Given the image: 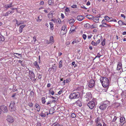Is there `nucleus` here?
<instances>
[{
	"label": "nucleus",
	"mask_w": 126,
	"mask_h": 126,
	"mask_svg": "<svg viewBox=\"0 0 126 126\" xmlns=\"http://www.w3.org/2000/svg\"><path fill=\"white\" fill-rule=\"evenodd\" d=\"M101 82L103 86L104 87H106L107 89L108 88L109 84V80L108 78L104 77L100 79Z\"/></svg>",
	"instance_id": "f257e3e1"
},
{
	"label": "nucleus",
	"mask_w": 126,
	"mask_h": 126,
	"mask_svg": "<svg viewBox=\"0 0 126 126\" xmlns=\"http://www.w3.org/2000/svg\"><path fill=\"white\" fill-rule=\"evenodd\" d=\"M79 93L78 92L71 94L69 96V98L71 100L79 98Z\"/></svg>",
	"instance_id": "f03ea898"
},
{
	"label": "nucleus",
	"mask_w": 126,
	"mask_h": 126,
	"mask_svg": "<svg viewBox=\"0 0 126 126\" xmlns=\"http://www.w3.org/2000/svg\"><path fill=\"white\" fill-rule=\"evenodd\" d=\"M110 104V102L108 101H105L103 102L102 104L99 107L100 109L102 110H105Z\"/></svg>",
	"instance_id": "7ed1b4c3"
},
{
	"label": "nucleus",
	"mask_w": 126,
	"mask_h": 126,
	"mask_svg": "<svg viewBox=\"0 0 126 126\" xmlns=\"http://www.w3.org/2000/svg\"><path fill=\"white\" fill-rule=\"evenodd\" d=\"M84 97L87 101L91 99L92 98V96L91 93L90 92L87 93L86 95L84 96Z\"/></svg>",
	"instance_id": "20e7f679"
},
{
	"label": "nucleus",
	"mask_w": 126,
	"mask_h": 126,
	"mask_svg": "<svg viewBox=\"0 0 126 126\" xmlns=\"http://www.w3.org/2000/svg\"><path fill=\"white\" fill-rule=\"evenodd\" d=\"M95 85V81L93 79H91L88 82V86L90 88L94 87Z\"/></svg>",
	"instance_id": "39448f33"
},
{
	"label": "nucleus",
	"mask_w": 126,
	"mask_h": 126,
	"mask_svg": "<svg viewBox=\"0 0 126 126\" xmlns=\"http://www.w3.org/2000/svg\"><path fill=\"white\" fill-rule=\"evenodd\" d=\"M87 105L90 109H93L95 106V104L94 101H90L87 104Z\"/></svg>",
	"instance_id": "423d86ee"
},
{
	"label": "nucleus",
	"mask_w": 126,
	"mask_h": 126,
	"mask_svg": "<svg viewBox=\"0 0 126 126\" xmlns=\"http://www.w3.org/2000/svg\"><path fill=\"white\" fill-rule=\"evenodd\" d=\"M15 103L14 102H12L10 103L9 106V109L11 111H14L15 110V108L14 107Z\"/></svg>",
	"instance_id": "0eeeda50"
},
{
	"label": "nucleus",
	"mask_w": 126,
	"mask_h": 126,
	"mask_svg": "<svg viewBox=\"0 0 126 126\" xmlns=\"http://www.w3.org/2000/svg\"><path fill=\"white\" fill-rule=\"evenodd\" d=\"M29 76L31 80H33L34 78L35 75L33 72L32 71H29Z\"/></svg>",
	"instance_id": "6e6552de"
},
{
	"label": "nucleus",
	"mask_w": 126,
	"mask_h": 126,
	"mask_svg": "<svg viewBox=\"0 0 126 126\" xmlns=\"http://www.w3.org/2000/svg\"><path fill=\"white\" fill-rule=\"evenodd\" d=\"M0 108L1 111L2 110L4 113H7L8 111L7 108L6 106L2 105L0 107Z\"/></svg>",
	"instance_id": "1a4fd4ad"
},
{
	"label": "nucleus",
	"mask_w": 126,
	"mask_h": 126,
	"mask_svg": "<svg viewBox=\"0 0 126 126\" xmlns=\"http://www.w3.org/2000/svg\"><path fill=\"white\" fill-rule=\"evenodd\" d=\"M7 120L8 122L11 123H13L14 121V119L10 116H7Z\"/></svg>",
	"instance_id": "9d476101"
},
{
	"label": "nucleus",
	"mask_w": 126,
	"mask_h": 126,
	"mask_svg": "<svg viewBox=\"0 0 126 126\" xmlns=\"http://www.w3.org/2000/svg\"><path fill=\"white\" fill-rule=\"evenodd\" d=\"M54 42L53 37L52 36H51L50 37L49 41L47 42V43L48 44H52Z\"/></svg>",
	"instance_id": "9b49d317"
},
{
	"label": "nucleus",
	"mask_w": 126,
	"mask_h": 126,
	"mask_svg": "<svg viewBox=\"0 0 126 126\" xmlns=\"http://www.w3.org/2000/svg\"><path fill=\"white\" fill-rule=\"evenodd\" d=\"M76 27L74 25H72L71 26L69 32L70 33H72L73 32H74L76 30Z\"/></svg>",
	"instance_id": "f8f14e48"
},
{
	"label": "nucleus",
	"mask_w": 126,
	"mask_h": 126,
	"mask_svg": "<svg viewBox=\"0 0 126 126\" xmlns=\"http://www.w3.org/2000/svg\"><path fill=\"white\" fill-rule=\"evenodd\" d=\"M81 41V40L80 39H75L72 43V44H79Z\"/></svg>",
	"instance_id": "ddd939ff"
},
{
	"label": "nucleus",
	"mask_w": 126,
	"mask_h": 126,
	"mask_svg": "<svg viewBox=\"0 0 126 126\" xmlns=\"http://www.w3.org/2000/svg\"><path fill=\"white\" fill-rule=\"evenodd\" d=\"M61 30L62 32H63V31H64V32H63V34H66V33L67 31L66 26L64 25L63 26Z\"/></svg>",
	"instance_id": "4468645a"
},
{
	"label": "nucleus",
	"mask_w": 126,
	"mask_h": 126,
	"mask_svg": "<svg viewBox=\"0 0 126 126\" xmlns=\"http://www.w3.org/2000/svg\"><path fill=\"white\" fill-rule=\"evenodd\" d=\"M35 107H36V109L35 110H36L38 112L40 111V107L38 104L37 103L35 104Z\"/></svg>",
	"instance_id": "2eb2a0df"
},
{
	"label": "nucleus",
	"mask_w": 126,
	"mask_h": 126,
	"mask_svg": "<svg viewBox=\"0 0 126 126\" xmlns=\"http://www.w3.org/2000/svg\"><path fill=\"white\" fill-rule=\"evenodd\" d=\"M121 95L122 98H126V91H123Z\"/></svg>",
	"instance_id": "dca6fc26"
},
{
	"label": "nucleus",
	"mask_w": 126,
	"mask_h": 126,
	"mask_svg": "<svg viewBox=\"0 0 126 126\" xmlns=\"http://www.w3.org/2000/svg\"><path fill=\"white\" fill-rule=\"evenodd\" d=\"M77 18L78 20L81 21L83 20L84 18V17L81 16H77Z\"/></svg>",
	"instance_id": "f3484780"
},
{
	"label": "nucleus",
	"mask_w": 126,
	"mask_h": 126,
	"mask_svg": "<svg viewBox=\"0 0 126 126\" xmlns=\"http://www.w3.org/2000/svg\"><path fill=\"white\" fill-rule=\"evenodd\" d=\"M34 64L37 70H39L40 69V67L39 66V65L38 64V63L36 61L34 62Z\"/></svg>",
	"instance_id": "a211bd4d"
},
{
	"label": "nucleus",
	"mask_w": 126,
	"mask_h": 126,
	"mask_svg": "<svg viewBox=\"0 0 126 126\" xmlns=\"http://www.w3.org/2000/svg\"><path fill=\"white\" fill-rule=\"evenodd\" d=\"M122 67V63H120L119 62L117 65V69L118 70H119Z\"/></svg>",
	"instance_id": "6ab92c4d"
},
{
	"label": "nucleus",
	"mask_w": 126,
	"mask_h": 126,
	"mask_svg": "<svg viewBox=\"0 0 126 126\" xmlns=\"http://www.w3.org/2000/svg\"><path fill=\"white\" fill-rule=\"evenodd\" d=\"M42 19V15H40L37 18V22H39L41 21Z\"/></svg>",
	"instance_id": "aec40b11"
},
{
	"label": "nucleus",
	"mask_w": 126,
	"mask_h": 126,
	"mask_svg": "<svg viewBox=\"0 0 126 126\" xmlns=\"http://www.w3.org/2000/svg\"><path fill=\"white\" fill-rule=\"evenodd\" d=\"M75 22V20L74 19H71L69 20V23L70 25H73Z\"/></svg>",
	"instance_id": "412c9836"
},
{
	"label": "nucleus",
	"mask_w": 126,
	"mask_h": 126,
	"mask_svg": "<svg viewBox=\"0 0 126 126\" xmlns=\"http://www.w3.org/2000/svg\"><path fill=\"white\" fill-rule=\"evenodd\" d=\"M100 16H98L97 17H94L93 19L94 21L95 22L97 23L99 21V19L98 18Z\"/></svg>",
	"instance_id": "4be33fe9"
},
{
	"label": "nucleus",
	"mask_w": 126,
	"mask_h": 126,
	"mask_svg": "<svg viewBox=\"0 0 126 126\" xmlns=\"http://www.w3.org/2000/svg\"><path fill=\"white\" fill-rule=\"evenodd\" d=\"M12 3H11L9 4L6 5H5V7L7 9H8L12 6Z\"/></svg>",
	"instance_id": "5701e85b"
},
{
	"label": "nucleus",
	"mask_w": 126,
	"mask_h": 126,
	"mask_svg": "<svg viewBox=\"0 0 126 126\" xmlns=\"http://www.w3.org/2000/svg\"><path fill=\"white\" fill-rule=\"evenodd\" d=\"M77 104V105L79 107H81L82 106V104L81 102L79 100H78L76 102Z\"/></svg>",
	"instance_id": "b1692460"
},
{
	"label": "nucleus",
	"mask_w": 126,
	"mask_h": 126,
	"mask_svg": "<svg viewBox=\"0 0 126 126\" xmlns=\"http://www.w3.org/2000/svg\"><path fill=\"white\" fill-rule=\"evenodd\" d=\"M119 25H126V24L124 23L121 20H119L118 22Z\"/></svg>",
	"instance_id": "393cba45"
},
{
	"label": "nucleus",
	"mask_w": 126,
	"mask_h": 126,
	"mask_svg": "<svg viewBox=\"0 0 126 126\" xmlns=\"http://www.w3.org/2000/svg\"><path fill=\"white\" fill-rule=\"evenodd\" d=\"M105 18L106 21L108 22H109V20L111 19L112 18L111 17H109L108 16H106L105 17Z\"/></svg>",
	"instance_id": "a878e982"
},
{
	"label": "nucleus",
	"mask_w": 126,
	"mask_h": 126,
	"mask_svg": "<svg viewBox=\"0 0 126 126\" xmlns=\"http://www.w3.org/2000/svg\"><path fill=\"white\" fill-rule=\"evenodd\" d=\"M16 24H17V26H18L20 24H22L23 23V21H18L17 20H16Z\"/></svg>",
	"instance_id": "bb28decb"
},
{
	"label": "nucleus",
	"mask_w": 126,
	"mask_h": 126,
	"mask_svg": "<svg viewBox=\"0 0 126 126\" xmlns=\"http://www.w3.org/2000/svg\"><path fill=\"white\" fill-rule=\"evenodd\" d=\"M49 24L50 25V27L51 30H52L54 28V25L52 22H50L49 23Z\"/></svg>",
	"instance_id": "cd10ccee"
},
{
	"label": "nucleus",
	"mask_w": 126,
	"mask_h": 126,
	"mask_svg": "<svg viewBox=\"0 0 126 126\" xmlns=\"http://www.w3.org/2000/svg\"><path fill=\"white\" fill-rule=\"evenodd\" d=\"M40 115L42 117H45L46 116V113H43L42 111L41 112L40 114Z\"/></svg>",
	"instance_id": "c85d7f7f"
},
{
	"label": "nucleus",
	"mask_w": 126,
	"mask_h": 126,
	"mask_svg": "<svg viewBox=\"0 0 126 126\" xmlns=\"http://www.w3.org/2000/svg\"><path fill=\"white\" fill-rule=\"evenodd\" d=\"M125 118L124 117H120V122L121 123H123L124 122V121H125Z\"/></svg>",
	"instance_id": "c756f323"
},
{
	"label": "nucleus",
	"mask_w": 126,
	"mask_h": 126,
	"mask_svg": "<svg viewBox=\"0 0 126 126\" xmlns=\"http://www.w3.org/2000/svg\"><path fill=\"white\" fill-rule=\"evenodd\" d=\"M53 13L50 12L48 15V16L49 18H51L53 17Z\"/></svg>",
	"instance_id": "7c9ffc66"
},
{
	"label": "nucleus",
	"mask_w": 126,
	"mask_h": 126,
	"mask_svg": "<svg viewBox=\"0 0 126 126\" xmlns=\"http://www.w3.org/2000/svg\"><path fill=\"white\" fill-rule=\"evenodd\" d=\"M84 27L87 29L90 28V24L89 23H87L85 24Z\"/></svg>",
	"instance_id": "2f4dec72"
},
{
	"label": "nucleus",
	"mask_w": 126,
	"mask_h": 126,
	"mask_svg": "<svg viewBox=\"0 0 126 126\" xmlns=\"http://www.w3.org/2000/svg\"><path fill=\"white\" fill-rule=\"evenodd\" d=\"M100 121V119L99 117H97L95 120V122L96 123H98Z\"/></svg>",
	"instance_id": "473e14b6"
},
{
	"label": "nucleus",
	"mask_w": 126,
	"mask_h": 126,
	"mask_svg": "<svg viewBox=\"0 0 126 126\" xmlns=\"http://www.w3.org/2000/svg\"><path fill=\"white\" fill-rule=\"evenodd\" d=\"M87 18L89 19H91L92 18V16L90 15H87L86 16Z\"/></svg>",
	"instance_id": "72a5a7b5"
},
{
	"label": "nucleus",
	"mask_w": 126,
	"mask_h": 126,
	"mask_svg": "<svg viewBox=\"0 0 126 126\" xmlns=\"http://www.w3.org/2000/svg\"><path fill=\"white\" fill-rule=\"evenodd\" d=\"M62 60H60L59 62V68H61L62 66Z\"/></svg>",
	"instance_id": "f704fd0d"
},
{
	"label": "nucleus",
	"mask_w": 126,
	"mask_h": 126,
	"mask_svg": "<svg viewBox=\"0 0 126 126\" xmlns=\"http://www.w3.org/2000/svg\"><path fill=\"white\" fill-rule=\"evenodd\" d=\"M105 44V39H104L103 40L101 43V45L103 46H104Z\"/></svg>",
	"instance_id": "c9c22d12"
},
{
	"label": "nucleus",
	"mask_w": 126,
	"mask_h": 126,
	"mask_svg": "<svg viewBox=\"0 0 126 126\" xmlns=\"http://www.w3.org/2000/svg\"><path fill=\"white\" fill-rule=\"evenodd\" d=\"M15 54H16L17 55H18L19 56H20L21 57V54H19L18 53H14V54H13L16 57V58H18V57H17Z\"/></svg>",
	"instance_id": "e433bc0d"
},
{
	"label": "nucleus",
	"mask_w": 126,
	"mask_h": 126,
	"mask_svg": "<svg viewBox=\"0 0 126 126\" xmlns=\"http://www.w3.org/2000/svg\"><path fill=\"white\" fill-rule=\"evenodd\" d=\"M106 20L105 19H104L102 21V24H107L106 23Z\"/></svg>",
	"instance_id": "4c0bfd02"
},
{
	"label": "nucleus",
	"mask_w": 126,
	"mask_h": 126,
	"mask_svg": "<svg viewBox=\"0 0 126 126\" xmlns=\"http://www.w3.org/2000/svg\"><path fill=\"white\" fill-rule=\"evenodd\" d=\"M49 93L52 95H53L54 94V92L53 90H50L49 91Z\"/></svg>",
	"instance_id": "58836bf2"
},
{
	"label": "nucleus",
	"mask_w": 126,
	"mask_h": 126,
	"mask_svg": "<svg viewBox=\"0 0 126 126\" xmlns=\"http://www.w3.org/2000/svg\"><path fill=\"white\" fill-rule=\"evenodd\" d=\"M76 114L74 113H72L71 115V117L72 118H75L76 117Z\"/></svg>",
	"instance_id": "ea45409f"
},
{
	"label": "nucleus",
	"mask_w": 126,
	"mask_h": 126,
	"mask_svg": "<svg viewBox=\"0 0 126 126\" xmlns=\"http://www.w3.org/2000/svg\"><path fill=\"white\" fill-rule=\"evenodd\" d=\"M42 100L43 104H44L45 103L46 101L44 97H43L42 98Z\"/></svg>",
	"instance_id": "a19ab883"
},
{
	"label": "nucleus",
	"mask_w": 126,
	"mask_h": 126,
	"mask_svg": "<svg viewBox=\"0 0 126 126\" xmlns=\"http://www.w3.org/2000/svg\"><path fill=\"white\" fill-rule=\"evenodd\" d=\"M51 110H50L49 112V113H48V112H47V111L45 112V113H46H46L47 115H48L49 114H53V113L54 112H52V113H50V111H51Z\"/></svg>",
	"instance_id": "79ce46f5"
},
{
	"label": "nucleus",
	"mask_w": 126,
	"mask_h": 126,
	"mask_svg": "<svg viewBox=\"0 0 126 126\" xmlns=\"http://www.w3.org/2000/svg\"><path fill=\"white\" fill-rule=\"evenodd\" d=\"M94 46H96L97 45L96 43L94 41H92L91 43Z\"/></svg>",
	"instance_id": "37998d69"
},
{
	"label": "nucleus",
	"mask_w": 126,
	"mask_h": 126,
	"mask_svg": "<svg viewBox=\"0 0 126 126\" xmlns=\"http://www.w3.org/2000/svg\"><path fill=\"white\" fill-rule=\"evenodd\" d=\"M83 38L85 40L86 39L87 37V36L85 34H83L82 36Z\"/></svg>",
	"instance_id": "c03bdc74"
},
{
	"label": "nucleus",
	"mask_w": 126,
	"mask_h": 126,
	"mask_svg": "<svg viewBox=\"0 0 126 126\" xmlns=\"http://www.w3.org/2000/svg\"><path fill=\"white\" fill-rule=\"evenodd\" d=\"M64 12H70V11H69V9L67 7L65 9Z\"/></svg>",
	"instance_id": "a18cd8bd"
},
{
	"label": "nucleus",
	"mask_w": 126,
	"mask_h": 126,
	"mask_svg": "<svg viewBox=\"0 0 126 126\" xmlns=\"http://www.w3.org/2000/svg\"><path fill=\"white\" fill-rule=\"evenodd\" d=\"M96 27L94 25V24H93L91 26L90 25V28H91V29L94 28Z\"/></svg>",
	"instance_id": "49530a36"
},
{
	"label": "nucleus",
	"mask_w": 126,
	"mask_h": 126,
	"mask_svg": "<svg viewBox=\"0 0 126 126\" xmlns=\"http://www.w3.org/2000/svg\"><path fill=\"white\" fill-rule=\"evenodd\" d=\"M105 25H104V26H106V27H111V26L110 25L107 24H104Z\"/></svg>",
	"instance_id": "de8ad7c7"
},
{
	"label": "nucleus",
	"mask_w": 126,
	"mask_h": 126,
	"mask_svg": "<svg viewBox=\"0 0 126 126\" xmlns=\"http://www.w3.org/2000/svg\"><path fill=\"white\" fill-rule=\"evenodd\" d=\"M26 26V25H22L20 26L19 27L23 29V28L25 27Z\"/></svg>",
	"instance_id": "09e8293b"
},
{
	"label": "nucleus",
	"mask_w": 126,
	"mask_h": 126,
	"mask_svg": "<svg viewBox=\"0 0 126 126\" xmlns=\"http://www.w3.org/2000/svg\"><path fill=\"white\" fill-rule=\"evenodd\" d=\"M77 6L76 5H74L71 6V7L73 8H77Z\"/></svg>",
	"instance_id": "8fccbe9b"
},
{
	"label": "nucleus",
	"mask_w": 126,
	"mask_h": 126,
	"mask_svg": "<svg viewBox=\"0 0 126 126\" xmlns=\"http://www.w3.org/2000/svg\"><path fill=\"white\" fill-rule=\"evenodd\" d=\"M115 97L117 98V99H119L120 98V96L118 94L116 95L115 96Z\"/></svg>",
	"instance_id": "3c124183"
},
{
	"label": "nucleus",
	"mask_w": 126,
	"mask_h": 126,
	"mask_svg": "<svg viewBox=\"0 0 126 126\" xmlns=\"http://www.w3.org/2000/svg\"><path fill=\"white\" fill-rule=\"evenodd\" d=\"M12 12H8L6 13L5 14V15L6 16H8V14H10V13H11Z\"/></svg>",
	"instance_id": "603ef678"
},
{
	"label": "nucleus",
	"mask_w": 126,
	"mask_h": 126,
	"mask_svg": "<svg viewBox=\"0 0 126 126\" xmlns=\"http://www.w3.org/2000/svg\"><path fill=\"white\" fill-rule=\"evenodd\" d=\"M48 3L49 5H51L52 4L51 0H48Z\"/></svg>",
	"instance_id": "864d4df0"
},
{
	"label": "nucleus",
	"mask_w": 126,
	"mask_h": 126,
	"mask_svg": "<svg viewBox=\"0 0 126 126\" xmlns=\"http://www.w3.org/2000/svg\"><path fill=\"white\" fill-rule=\"evenodd\" d=\"M117 119V118L116 116H115L114 118L112 120V121L113 122H115Z\"/></svg>",
	"instance_id": "5fc2aeb1"
},
{
	"label": "nucleus",
	"mask_w": 126,
	"mask_h": 126,
	"mask_svg": "<svg viewBox=\"0 0 126 126\" xmlns=\"http://www.w3.org/2000/svg\"><path fill=\"white\" fill-rule=\"evenodd\" d=\"M42 77V74H39L38 76V79H40Z\"/></svg>",
	"instance_id": "6e6d98bb"
},
{
	"label": "nucleus",
	"mask_w": 126,
	"mask_h": 126,
	"mask_svg": "<svg viewBox=\"0 0 126 126\" xmlns=\"http://www.w3.org/2000/svg\"><path fill=\"white\" fill-rule=\"evenodd\" d=\"M61 18L62 19H63L64 17V16L63 14L62 13H61Z\"/></svg>",
	"instance_id": "4d7b16f0"
},
{
	"label": "nucleus",
	"mask_w": 126,
	"mask_h": 126,
	"mask_svg": "<svg viewBox=\"0 0 126 126\" xmlns=\"http://www.w3.org/2000/svg\"><path fill=\"white\" fill-rule=\"evenodd\" d=\"M33 104L31 103H29L28 104V105L30 107H32L33 106Z\"/></svg>",
	"instance_id": "13d9d810"
},
{
	"label": "nucleus",
	"mask_w": 126,
	"mask_h": 126,
	"mask_svg": "<svg viewBox=\"0 0 126 126\" xmlns=\"http://www.w3.org/2000/svg\"><path fill=\"white\" fill-rule=\"evenodd\" d=\"M100 42V39H99L98 40H97L96 41V45H97Z\"/></svg>",
	"instance_id": "bf43d9fd"
},
{
	"label": "nucleus",
	"mask_w": 126,
	"mask_h": 126,
	"mask_svg": "<svg viewBox=\"0 0 126 126\" xmlns=\"http://www.w3.org/2000/svg\"><path fill=\"white\" fill-rule=\"evenodd\" d=\"M97 55V56L99 58L101 56V55H100V54L98 53Z\"/></svg>",
	"instance_id": "052dcab7"
},
{
	"label": "nucleus",
	"mask_w": 126,
	"mask_h": 126,
	"mask_svg": "<svg viewBox=\"0 0 126 126\" xmlns=\"http://www.w3.org/2000/svg\"><path fill=\"white\" fill-rule=\"evenodd\" d=\"M44 4V2L43 1H41L40 3V5H43Z\"/></svg>",
	"instance_id": "680f3d73"
},
{
	"label": "nucleus",
	"mask_w": 126,
	"mask_h": 126,
	"mask_svg": "<svg viewBox=\"0 0 126 126\" xmlns=\"http://www.w3.org/2000/svg\"><path fill=\"white\" fill-rule=\"evenodd\" d=\"M33 40L34 41V42H35V41L36 40V37L35 36H34L33 37Z\"/></svg>",
	"instance_id": "e2e57ef3"
},
{
	"label": "nucleus",
	"mask_w": 126,
	"mask_h": 126,
	"mask_svg": "<svg viewBox=\"0 0 126 126\" xmlns=\"http://www.w3.org/2000/svg\"><path fill=\"white\" fill-rule=\"evenodd\" d=\"M121 16L122 17H123L124 18H126V17H125V15H124V14H122L121 15Z\"/></svg>",
	"instance_id": "0e129e2a"
},
{
	"label": "nucleus",
	"mask_w": 126,
	"mask_h": 126,
	"mask_svg": "<svg viewBox=\"0 0 126 126\" xmlns=\"http://www.w3.org/2000/svg\"><path fill=\"white\" fill-rule=\"evenodd\" d=\"M22 29L21 28L19 27V32L20 33H21L22 32Z\"/></svg>",
	"instance_id": "69168bd1"
},
{
	"label": "nucleus",
	"mask_w": 126,
	"mask_h": 126,
	"mask_svg": "<svg viewBox=\"0 0 126 126\" xmlns=\"http://www.w3.org/2000/svg\"><path fill=\"white\" fill-rule=\"evenodd\" d=\"M90 2L89 1H88L87 3V4H86V5H88V6H89V5H90Z\"/></svg>",
	"instance_id": "338daca9"
},
{
	"label": "nucleus",
	"mask_w": 126,
	"mask_h": 126,
	"mask_svg": "<svg viewBox=\"0 0 126 126\" xmlns=\"http://www.w3.org/2000/svg\"><path fill=\"white\" fill-rule=\"evenodd\" d=\"M37 126H41V125L40 123H38L37 124Z\"/></svg>",
	"instance_id": "774afa93"
}]
</instances>
